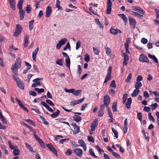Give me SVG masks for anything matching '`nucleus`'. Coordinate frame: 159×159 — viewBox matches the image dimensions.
I'll return each mask as SVG.
<instances>
[{
	"label": "nucleus",
	"mask_w": 159,
	"mask_h": 159,
	"mask_svg": "<svg viewBox=\"0 0 159 159\" xmlns=\"http://www.w3.org/2000/svg\"><path fill=\"white\" fill-rule=\"evenodd\" d=\"M104 114V111L103 110H99L98 112V117H101Z\"/></svg>",
	"instance_id": "5fc2aeb1"
},
{
	"label": "nucleus",
	"mask_w": 159,
	"mask_h": 159,
	"mask_svg": "<svg viewBox=\"0 0 159 159\" xmlns=\"http://www.w3.org/2000/svg\"><path fill=\"white\" fill-rule=\"evenodd\" d=\"M16 83L18 87L21 89H24V84L23 82L21 80Z\"/></svg>",
	"instance_id": "aec40b11"
},
{
	"label": "nucleus",
	"mask_w": 159,
	"mask_h": 159,
	"mask_svg": "<svg viewBox=\"0 0 159 159\" xmlns=\"http://www.w3.org/2000/svg\"><path fill=\"white\" fill-rule=\"evenodd\" d=\"M142 85V84L141 82H136L135 84V87L136 89H139L140 87H141Z\"/></svg>",
	"instance_id": "37998d69"
},
{
	"label": "nucleus",
	"mask_w": 159,
	"mask_h": 159,
	"mask_svg": "<svg viewBox=\"0 0 159 159\" xmlns=\"http://www.w3.org/2000/svg\"><path fill=\"white\" fill-rule=\"evenodd\" d=\"M138 13H140V14H142V15H145V12L142 8H141L140 7H139V8L138 9V10L137 11Z\"/></svg>",
	"instance_id": "603ef678"
},
{
	"label": "nucleus",
	"mask_w": 159,
	"mask_h": 159,
	"mask_svg": "<svg viewBox=\"0 0 159 159\" xmlns=\"http://www.w3.org/2000/svg\"><path fill=\"white\" fill-rule=\"evenodd\" d=\"M105 51L106 54L108 56H111V50L110 48H109L107 45H106L105 46Z\"/></svg>",
	"instance_id": "cd10ccee"
},
{
	"label": "nucleus",
	"mask_w": 159,
	"mask_h": 159,
	"mask_svg": "<svg viewBox=\"0 0 159 159\" xmlns=\"http://www.w3.org/2000/svg\"><path fill=\"white\" fill-rule=\"evenodd\" d=\"M8 1L10 7L13 11L15 10L16 7L15 0H8Z\"/></svg>",
	"instance_id": "f8f14e48"
},
{
	"label": "nucleus",
	"mask_w": 159,
	"mask_h": 159,
	"mask_svg": "<svg viewBox=\"0 0 159 159\" xmlns=\"http://www.w3.org/2000/svg\"><path fill=\"white\" fill-rule=\"evenodd\" d=\"M23 2V0H19L18 2L17 7L19 10H22Z\"/></svg>",
	"instance_id": "c85d7f7f"
},
{
	"label": "nucleus",
	"mask_w": 159,
	"mask_h": 159,
	"mask_svg": "<svg viewBox=\"0 0 159 159\" xmlns=\"http://www.w3.org/2000/svg\"><path fill=\"white\" fill-rule=\"evenodd\" d=\"M25 145L26 147L28 148L30 151L31 152H32L33 148L31 147V146L28 143H25Z\"/></svg>",
	"instance_id": "bf43d9fd"
},
{
	"label": "nucleus",
	"mask_w": 159,
	"mask_h": 159,
	"mask_svg": "<svg viewBox=\"0 0 159 159\" xmlns=\"http://www.w3.org/2000/svg\"><path fill=\"white\" fill-rule=\"evenodd\" d=\"M65 62L66 63V66L70 68V60L69 57H67L65 59Z\"/></svg>",
	"instance_id": "c9c22d12"
},
{
	"label": "nucleus",
	"mask_w": 159,
	"mask_h": 159,
	"mask_svg": "<svg viewBox=\"0 0 159 159\" xmlns=\"http://www.w3.org/2000/svg\"><path fill=\"white\" fill-rule=\"evenodd\" d=\"M25 120L32 125H33L34 126H36V125H35V123H34V121L31 120L29 119H25Z\"/></svg>",
	"instance_id": "58836bf2"
},
{
	"label": "nucleus",
	"mask_w": 159,
	"mask_h": 159,
	"mask_svg": "<svg viewBox=\"0 0 159 159\" xmlns=\"http://www.w3.org/2000/svg\"><path fill=\"white\" fill-rule=\"evenodd\" d=\"M119 16L120 17L123 19L125 23H126L128 19L124 14H119Z\"/></svg>",
	"instance_id": "473e14b6"
},
{
	"label": "nucleus",
	"mask_w": 159,
	"mask_h": 159,
	"mask_svg": "<svg viewBox=\"0 0 159 159\" xmlns=\"http://www.w3.org/2000/svg\"><path fill=\"white\" fill-rule=\"evenodd\" d=\"M72 153V151L71 149H68L67 151L65 152V154L67 156H70Z\"/></svg>",
	"instance_id": "49530a36"
},
{
	"label": "nucleus",
	"mask_w": 159,
	"mask_h": 159,
	"mask_svg": "<svg viewBox=\"0 0 159 159\" xmlns=\"http://www.w3.org/2000/svg\"><path fill=\"white\" fill-rule=\"evenodd\" d=\"M142 133L144 138H145V139L147 141H149V138L148 136H147L146 135V134H148V133H146L144 130H142Z\"/></svg>",
	"instance_id": "e433bc0d"
},
{
	"label": "nucleus",
	"mask_w": 159,
	"mask_h": 159,
	"mask_svg": "<svg viewBox=\"0 0 159 159\" xmlns=\"http://www.w3.org/2000/svg\"><path fill=\"white\" fill-rule=\"evenodd\" d=\"M23 30V28L21 25L16 24L15 28V31L13 34L14 37H16L20 35Z\"/></svg>",
	"instance_id": "f257e3e1"
},
{
	"label": "nucleus",
	"mask_w": 159,
	"mask_h": 159,
	"mask_svg": "<svg viewBox=\"0 0 159 159\" xmlns=\"http://www.w3.org/2000/svg\"><path fill=\"white\" fill-rule=\"evenodd\" d=\"M8 143L9 147L11 149H15L16 148V147L15 146H14L12 145L11 142L10 140L8 141Z\"/></svg>",
	"instance_id": "09e8293b"
},
{
	"label": "nucleus",
	"mask_w": 159,
	"mask_h": 159,
	"mask_svg": "<svg viewBox=\"0 0 159 159\" xmlns=\"http://www.w3.org/2000/svg\"><path fill=\"white\" fill-rule=\"evenodd\" d=\"M111 129L112 132L114 133V137H115L116 138H117L118 137V131L116 129H114L113 127H112Z\"/></svg>",
	"instance_id": "a18cd8bd"
},
{
	"label": "nucleus",
	"mask_w": 159,
	"mask_h": 159,
	"mask_svg": "<svg viewBox=\"0 0 159 159\" xmlns=\"http://www.w3.org/2000/svg\"><path fill=\"white\" fill-rule=\"evenodd\" d=\"M89 153L90 155L94 158H97L98 157L95 155L93 150L92 148H91L89 149Z\"/></svg>",
	"instance_id": "f704fd0d"
},
{
	"label": "nucleus",
	"mask_w": 159,
	"mask_h": 159,
	"mask_svg": "<svg viewBox=\"0 0 159 159\" xmlns=\"http://www.w3.org/2000/svg\"><path fill=\"white\" fill-rule=\"evenodd\" d=\"M124 126L123 128V129L124 133L125 134L127 132L128 126V121L127 119H125L124 122Z\"/></svg>",
	"instance_id": "dca6fc26"
},
{
	"label": "nucleus",
	"mask_w": 159,
	"mask_h": 159,
	"mask_svg": "<svg viewBox=\"0 0 159 159\" xmlns=\"http://www.w3.org/2000/svg\"><path fill=\"white\" fill-rule=\"evenodd\" d=\"M110 102V98L109 96L107 95H106L103 98V104L106 105V107L108 108L109 107L108 105Z\"/></svg>",
	"instance_id": "20e7f679"
},
{
	"label": "nucleus",
	"mask_w": 159,
	"mask_h": 159,
	"mask_svg": "<svg viewBox=\"0 0 159 159\" xmlns=\"http://www.w3.org/2000/svg\"><path fill=\"white\" fill-rule=\"evenodd\" d=\"M132 99L131 98H128L125 103V105L126 107L128 109H129L130 108V105L132 103Z\"/></svg>",
	"instance_id": "412c9836"
},
{
	"label": "nucleus",
	"mask_w": 159,
	"mask_h": 159,
	"mask_svg": "<svg viewBox=\"0 0 159 159\" xmlns=\"http://www.w3.org/2000/svg\"><path fill=\"white\" fill-rule=\"evenodd\" d=\"M148 116L149 119L150 120L152 121L153 122H154L155 121V120L153 116H152L151 113L150 112H149L148 114Z\"/></svg>",
	"instance_id": "680f3d73"
},
{
	"label": "nucleus",
	"mask_w": 159,
	"mask_h": 159,
	"mask_svg": "<svg viewBox=\"0 0 159 159\" xmlns=\"http://www.w3.org/2000/svg\"><path fill=\"white\" fill-rule=\"evenodd\" d=\"M110 87H112L114 89L116 88V85L115 82L114 80H113L112 81L111 83L110 84Z\"/></svg>",
	"instance_id": "0e129e2a"
},
{
	"label": "nucleus",
	"mask_w": 159,
	"mask_h": 159,
	"mask_svg": "<svg viewBox=\"0 0 159 159\" xmlns=\"http://www.w3.org/2000/svg\"><path fill=\"white\" fill-rule=\"evenodd\" d=\"M139 61L143 62L148 63L149 61L146 55L142 53L140 55Z\"/></svg>",
	"instance_id": "7ed1b4c3"
},
{
	"label": "nucleus",
	"mask_w": 159,
	"mask_h": 159,
	"mask_svg": "<svg viewBox=\"0 0 159 159\" xmlns=\"http://www.w3.org/2000/svg\"><path fill=\"white\" fill-rule=\"evenodd\" d=\"M25 11L24 10H19V14L20 15V20H23L25 16Z\"/></svg>",
	"instance_id": "5701e85b"
},
{
	"label": "nucleus",
	"mask_w": 159,
	"mask_h": 159,
	"mask_svg": "<svg viewBox=\"0 0 159 159\" xmlns=\"http://www.w3.org/2000/svg\"><path fill=\"white\" fill-rule=\"evenodd\" d=\"M47 146L48 148L51 151H52L53 154L56 155L58 156L57 152L54 148L52 144L51 143H49L47 144Z\"/></svg>",
	"instance_id": "0eeeda50"
},
{
	"label": "nucleus",
	"mask_w": 159,
	"mask_h": 159,
	"mask_svg": "<svg viewBox=\"0 0 159 159\" xmlns=\"http://www.w3.org/2000/svg\"><path fill=\"white\" fill-rule=\"evenodd\" d=\"M60 111L58 109L55 112L51 114V117L53 118H55L57 117L60 113Z\"/></svg>",
	"instance_id": "a878e982"
},
{
	"label": "nucleus",
	"mask_w": 159,
	"mask_h": 159,
	"mask_svg": "<svg viewBox=\"0 0 159 159\" xmlns=\"http://www.w3.org/2000/svg\"><path fill=\"white\" fill-rule=\"evenodd\" d=\"M129 24L131 28L134 29L135 27L136 22L135 19L133 18H129Z\"/></svg>",
	"instance_id": "39448f33"
},
{
	"label": "nucleus",
	"mask_w": 159,
	"mask_h": 159,
	"mask_svg": "<svg viewBox=\"0 0 159 159\" xmlns=\"http://www.w3.org/2000/svg\"><path fill=\"white\" fill-rule=\"evenodd\" d=\"M46 102L47 103L49 104L51 106H54V104L53 103V102L50 100L49 99H47L46 101Z\"/></svg>",
	"instance_id": "13d9d810"
},
{
	"label": "nucleus",
	"mask_w": 159,
	"mask_h": 159,
	"mask_svg": "<svg viewBox=\"0 0 159 159\" xmlns=\"http://www.w3.org/2000/svg\"><path fill=\"white\" fill-rule=\"evenodd\" d=\"M98 125V120L97 119H95L92 122L91 126V129L92 131H94Z\"/></svg>",
	"instance_id": "6e6552de"
},
{
	"label": "nucleus",
	"mask_w": 159,
	"mask_h": 159,
	"mask_svg": "<svg viewBox=\"0 0 159 159\" xmlns=\"http://www.w3.org/2000/svg\"><path fill=\"white\" fill-rule=\"evenodd\" d=\"M78 143L80 144V146L83 147L84 145H86L84 141L82 139H80L78 140Z\"/></svg>",
	"instance_id": "3c124183"
},
{
	"label": "nucleus",
	"mask_w": 159,
	"mask_h": 159,
	"mask_svg": "<svg viewBox=\"0 0 159 159\" xmlns=\"http://www.w3.org/2000/svg\"><path fill=\"white\" fill-rule=\"evenodd\" d=\"M39 48L37 47L33 52L32 53V58L33 60L36 61V55L39 51Z\"/></svg>",
	"instance_id": "6ab92c4d"
},
{
	"label": "nucleus",
	"mask_w": 159,
	"mask_h": 159,
	"mask_svg": "<svg viewBox=\"0 0 159 159\" xmlns=\"http://www.w3.org/2000/svg\"><path fill=\"white\" fill-rule=\"evenodd\" d=\"M12 76L13 78L16 81V83L17 82L18 83V82L20 80L18 77L13 75H12Z\"/></svg>",
	"instance_id": "6e6d98bb"
},
{
	"label": "nucleus",
	"mask_w": 159,
	"mask_h": 159,
	"mask_svg": "<svg viewBox=\"0 0 159 159\" xmlns=\"http://www.w3.org/2000/svg\"><path fill=\"white\" fill-rule=\"evenodd\" d=\"M74 153L75 155L79 157H81L83 154L82 149L80 148H76L73 150Z\"/></svg>",
	"instance_id": "423d86ee"
},
{
	"label": "nucleus",
	"mask_w": 159,
	"mask_h": 159,
	"mask_svg": "<svg viewBox=\"0 0 159 159\" xmlns=\"http://www.w3.org/2000/svg\"><path fill=\"white\" fill-rule=\"evenodd\" d=\"M72 125L74 128V131L75 132L76 134H78L80 131V127L75 124H72Z\"/></svg>",
	"instance_id": "4be33fe9"
},
{
	"label": "nucleus",
	"mask_w": 159,
	"mask_h": 159,
	"mask_svg": "<svg viewBox=\"0 0 159 159\" xmlns=\"http://www.w3.org/2000/svg\"><path fill=\"white\" fill-rule=\"evenodd\" d=\"M34 135L35 139L38 142L41 146L44 144V143L42 140L36 134H34Z\"/></svg>",
	"instance_id": "f3484780"
},
{
	"label": "nucleus",
	"mask_w": 159,
	"mask_h": 159,
	"mask_svg": "<svg viewBox=\"0 0 159 159\" xmlns=\"http://www.w3.org/2000/svg\"><path fill=\"white\" fill-rule=\"evenodd\" d=\"M124 56V61L123 62V65L124 66H126L128 63V61L129 60L128 56L125 53H124L123 54Z\"/></svg>",
	"instance_id": "4468645a"
},
{
	"label": "nucleus",
	"mask_w": 159,
	"mask_h": 159,
	"mask_svg": "<svg viewBox=\"0 0 159 159\" xmlns=\"http://www.w3.org/2000/svg\"><path fill=\"white\" fill-rule=\"evenodd\" d=\"M39 118L43 122V123L45 125H48L49 124L48 122L46 121V119H45L43 116H40Z\"/></svg>",
	"instance_id": "c03bdc74"
},
{
	"label": "nucleus",
	"mask_w": 159,
	"mask_h": 159,
	"mask_svg": "<svg viewBox=\"0 0 159 159\" xmlns=\"http://www.w3.org/2000/svg\"><path fill=\"white\" fill-rule=\"evenodd\" d=\"M40 85V83L39 82H37L33 83V84L32 85L31 87H34L37 86H39Z\"/></svg>",
	"instance_id": "864d4df0"
},
{
	"label": "nucleus",
	"mask_w": 159,
	"mask_h": 159,
	"mask_svg": "<svg viewBox=\"0 0 159 159\" xmlns=\"http://www.w3.org/2000/svg\"><path fill=\"white\" fill-rule=\"evenodd\" d=\"M148 57L151 59H152L155 62L158 63V60L154 55H152L150 53H148Z\"/></svg>",
	"instance_id": "bb28decb"
},
{
	"label": "nucleus",
	"mask_w": 159,
	"mask_h": 159,
	"mask_svg": "<svg viewBox=\"0 0 159 159\" xmlns=\"http://www.w3.org/2000/svg\"><path fill=\"white\" fill-rule=\"evenodd\" d=\"M62 60L63 59L61 58L57 60L56 61V64L60 66H62L63 65Z\"/></svg>",
	"instance_id": "8fccbe9b"
},
{
	"label": "nucleus",
	"mask_w": 159,
	"mask_h": 159,
	"mask_svg": "<svg viewBox=\"0 0 159 159\" xmlns=\"http://www.w3.org/2000/svg\"><path fill=\"white\" fill-rule=\"evenodd\" d=\"M58 9L60 10H62V8L60 6V2L59 0H56V7Z\"/></svg>",
	"instance_id": "72a5a7b5"
},
{
	"label": "nucleus",
	"mask_w": 159,
	"mask_h": 159,
	"mask_svg": "<svg viewBox=\"0 0 159 159\" xmlns=\"http://www.w3.org/2000/svg\"><path fill=\"white\" fill-rule=\"evenodd\" d=\"M93 49L95 54L98 55L99 54L100 51L97 48L93 47Z\"/></svg>",
	"instance_id": "774afa93"
},
{
	"label": "nucleus",
	"mask_w": 159,
	"mask_h": 159,
	"mask_svg": "<svg viewBox=\"0 0 159 159\" xmlns=\"http://www.w3.org/2000/svg\"><path fill=\"white\" fill-rule=\"evenodd\" d=\"M41 103L44 107H45L47 109L48 111L51 112H53V110L45 102L42 101L41 102Z\"/></svg>",
	"instance_id": "ddd939ff"
},
{
	"label": "nucleus",
	"mask_w": 159,
	"mask_h": 159,
	"mask_svg": "<svg viewBox=\"0 0 159 159\" xmlns=\"http://www.w3.org/2000/svg\"><path fill=\"white\" fill-rule=\"evenodd\" d=\"M84 99V97L83 98L77 100H74L70 102V105L72 106H74L75 105L77 104L81 103L83 102Z\"/></svg>",
	"instance_id": "1a4fd4ad"
},
{
	"label": "nucleus",
	"mask_w": 159,
	"mask_h": 159,
	"mask_svg": "<svg viewBox=\"0 0 159 159\" xmlns=\"http://www.w3.org/2000/svg\"><path fill=\"white\" fill-rule=\"evenodd\" d=\"M112 155L117 159H120L121 158L120 156L117 153L113 152L112 153Z\"/></svg>",
	"instance_id": "052dcab7"
},
{
	"label": "nucleus",
	"mask_w": 159,
	"mask_h": 159,
	"mask_svg": "<svg viewBox=\"0 0 159 159\" xmlns=\"http://www.w3.org/2000/svg\"><path fill=\"white\" fill-rule=\"evenodd\" d=\"M140 90L139 89H135L133 92L131 94V96L132 97H135L139 93V92Z\"/></svg>",
	"instance_id": "c756f323"
},
{
	"label": "nucleus",
	"mask_w": 159,
	"mask_h": 159,
	"mask_svg": "<svg viewBox=\"0 0 159 159\" xmlns=\"http://www.w3.org/2000/svg\"><path fill=\"white\" fill-rule=\"evenodd\" d=\"M12 76L13 78L16 81V83L17 82L18 83V82L20 80L18 77L13 75H12Z\"/></svg>",
	"instance_id": "4d7b16f0"
},
{
	"label": "nucleus",
	"mask_w": 159,
	"mask_h": 159,
	"mask_svg": "<svg viewBox=\"0 0 159 159\" xmlns=\"http://www.w3.org/2000/svg\"><path fill=\"white\" fill-rule=\"evenodd\" d=\"M81 90H78L75 91L74 89V91L73 94L75 96H78L80 95V93L81 92Z\"/></svg>",
	"instance_id": "79ce46f5"
},
{
	"label": "nucleus",
	"mask_w": 159,
	"mask_h": 159,
	"mask_svg": "<svg viewBox=\"0 0 159 159\" xmlns=\"http://www.w3.org/2000/svg\"><path fill=\"white\" fill-rule=\"evenodd\" d=\"M20 68V67H19L15 65L14 64H13L11 66V70L12 72L14 74L16 75H18V74L17 73V71L18 68Z\"/></svg>",
	"instance_id": "9d476101"
},
{
	"label": "nucleus",
	"mask_w": 159,
	"mask_h": 159,
	"mask_svg": "<svg viewBox=\"0 0 159 159\" xmlns=\"http://www.w3.org/2000/svg\"><path fill=\"white\" fill-rule=\"evenodd\" d=\"M158 104L157 103H154L150 105V107H152V110H153L156 109V108L157 107Z\"/></svg>",
	"instance_id": "e2e57ef3"
},
{
	"label": "nucleus",
	"mask_w": 159,
	"mask_h": 159,
	"mask_svg": "<svg viewBox=\"0 0 159 159\" xmlns=\"http://www.w3.org/2000/svg\"><path fill=\"white\" fill-rule=\"evenodd\" d=\"M21 60L20 58H18L16 61L14 65L17 66L19 67H21Z\"/></svg>",
	"instance_id": "b1692460"
},
{
	"label": "nucleus",
	"mask_w": 159,
	"mask_h": 159,
	"mask_svg": "<svg viewBox=\"0 0 159 159\" xmlns=\"http://www.w3.org/2000/svg\"><path fill=\"white\" fill-rule=\"evenodd\" d=\"M34 20H31L29 22V28L30 30V31H31L34 28Z\"/></svg>",
	"instance_id": "7c9ffc66"
},
{
	"label": "nucleus",
	"mask_w": 159,
	"mask_h": 159,
	"mask_svg": "<svg viewBox=\"0 0 159 159\" xmlns=\"http://www.w3.org/2000/svg\"><path fill=\"white\" fill-rule=\"evenodd\" d=\"M110 32L111 33L114 35H116L118 33H121L120 30L118 29H114L112 27L111 28Z\"/></svg>",
	"instance_id": "2eb2a0df"
},
{
	"label": "nucleus",
	"mask_w": 159,
	"mask_h": 159,
	"mask_svg": "<svg viewBox=\"0 0 159 159\" xmlns=\"http://www.w3.org/2000/svg\"><path fill=\"white\" fill-rule=\"evenodd\" d=\"M52 12L51 7L50 6H48L46 9V17L47 18L51 16Z\"/></svg>",
	"instance_id": "9b49d317"
},
{
	"label": "nucleus",
	"mask_w": 159,
	"mask_h": 159,
	"mask_svg": "<svg viewBox=\"0 0 159 159\" xmlns=\"http://www.w3.org/2000/svg\"><path fill=\"white\" fill-rule=\"evenodd\" d=\"M117 102H114L112 105V111L113 112H116L117 111Z\"/></svg>",
	"instance_id": "2f4dec72"
},
{
	"label": "nucleus",
	"mask_w": 159,
	"mask_h": 159,
	"mask_svg": "<svg viewBox=\"0 0 159 159\" xmlns=\"http://www.w3.org/2000/svg\"><path fill=\"white\" fill-rule=\"evenodd\" d=\"M0 119L1 121L3 122H4L5 124H7L6 119L5 118V117L3 116V115L0 111Z\"/></svg>",
	"instance_id": "a19ab883"
},
{
	"label": "nucleus",
	"mask_w": 159,
	"mask_h": 159,
	"mask_svg": "<svg viewBox=\"0 0 159 159\" xmlns=\"http://www.w3.org/2000/svg\"><path fill=\"white\" fill-rule=\"evenodd\" d=\"M111 77V75L107 74L106 76L105 80L104 82V83L105 84L107 83L110 79Z\"/></svg>",
	"instance_id": "4c0bfd02"
},
{
	"label": "nucleus",
	"mask_w": 159,
	"mask_h": 159,
	"mask_svg": "<svg viewBox=\"0 0 159 159\" xmlns=\"http://www.w3.org/2000/svg\"><path fill=\"white\" fill-rule=\"evenodd\" d=\"M73 120L76 122H79L82 120V117L78 115H75L73 116Z\"/></svg>",
	"instance_id": "393cba45"
},
{
	"label": "nucleus",
	"mask_w": 159,
	"mask_h": 159,
	"mask_svg": "<svg viewBox=\"0 0 159 159\" xmlns=\"http://www.w3.org/2000/svg\"><path fill=\"white\" fill-rule=\"evenodd\" d=\"M115 0H112L113 2H114ZM112 2L111 0H107V8L106 11V13L107 14H110L111 12V7Z\"/></svg>",
	"instance_id": "f03ea898"
},
{
	"label": "nucleus",
	"mask_w": 159,
	"mask_h": 159,
	"mask_svg": "<svg viewBox=\"0 0 159 159\" xmlns=\"http://www.w3.org/2000/svg\"><path fill=\"white\" fill-rule=\"evenodd\" d=\"M66 41L67 39L65 38H63L60 40L59 41V43L60 45H62L66 43Z\"/></svg>",
	"instance_id": "ea45409f"
},
{
	"label": "nucleus",
	"mask_w": 159,
	"mask_h": 159,
	"mask_svg": "<svg viewBox=\"0 0 159 159\" xmlns=\"http://www.w3.org/2000/svg\"><path fill=\"white\" fill-rule=\"evenodd\" d=\"M26 11L27 13H29L31 11V7L30 5H27L26 8Z\"/></svg>",
	"instance_id": "338daca9"
},
{
	"label": "nucleus",
	"mask_w": 159,
	"mask_h": 159,
	"mask_svg": "<svg viewBox=\"0 0 159 159\" xmlns=\"http://www.w3.org/2000/svg\"><path fill=\"white\" fill-rule=\"evenodd\" d=\"M29 38V35L28 34H26L24 38V47L26 48L27 47L28 43V39Z\"/></svg>",
	"instance_id": "a211bd4d"
},
{
	"label": "nucleus",
	"mask_w": 159,
	"mask_h": 159,
	"mask_svg": "<svg viewBox=\"0 0 159 159\" xmlns=\"http://www.w3.org/2000/svg\"><path fill=\"white\" fill-rule=\"evenodd\" d=\"M88 140L90 142H91L93 143L94 142V140L93 137L91 136H89L88 137Z\"/></svg>",
	"instance_id": "69168bd1"
},
{
	"label": "nucleus",
	"mask_w": 159,
	"mask_h": 159,
	"mask_svg": "<svg viewBox=\"0 0 159 159\" xmlns=\"http://www.w3.org/2000/svg\"><path fill=\"white\" fill-rule=\"evenodd\" d=\"M13 155L14 156L18 155L20 153V150L18 149H15L13 150Z\"/></svg>",
	"instance_id": "de8ad7c7"
}]
</instances>
